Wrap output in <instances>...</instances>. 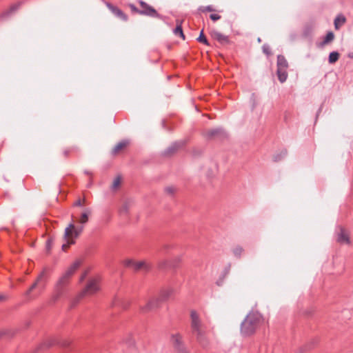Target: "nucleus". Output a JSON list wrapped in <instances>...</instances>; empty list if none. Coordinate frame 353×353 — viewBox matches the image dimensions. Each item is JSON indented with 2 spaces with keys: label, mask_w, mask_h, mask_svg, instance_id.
<instances>
[{
  "label": "nucleus",
  "mask_w": 353,
  "mask_h": 353,
  "mask_svg": "<svg viewBox=\"0 0 353 353\" xmlns=\"http://www.w3.org/2000/svg\"><path fill=\"white\" fill-rule=\"evenodd\" d=\"M83 205V203L82 201H81V199H78L74 203V206H82Z\"/></svg>",
  "instance_id": "09e8293b"
},
{
  "label": "nucleus",
  "mask_w": 353,
  "mask_h": 353,
  "mask_svg": "<svg viewBox=\"0 0 353 353\" xmlns=\"http://www.w3.org/2000/svg\"><path fill=\"white\" fill-rule=\"evenodd\" d=\"M139 3L141 6V9H140L141 14L152 16L154 14V8L148 6L147 3H145L143 1H140Z\"/></svg>",
  "instance_id": "dca6fc26"
},
{
  "label": "nucleus",
  "mask_w": 353,
  "mask_h": 353,
  "mask_svg": "<svg viewBox=\"0 0 353 353\" xmlns=\"http://www.w3.org/2000/svg\"><path fill=\"white\" fill-rule=\"evenodd\" d=\"M230 268H231V264L230 263H228L226 267L224 268L222 274H221V276L223 277V278H225L228 276V274L230 273Z\"/></svg>",
  "instance_id": "e433bc0d"
},
{
  "label": "nucleus",
  "mask_w": 353,
  "mask_h": 353,
  "mask_svg": "<svg viewBox=\"0 0 353 353\" xmlns=\"http://www.w3.org/2000/svg\"><path fill=\"white\" fill-rule=\"evenodd\" d=\"M99 289V280L97 278L90 279L88 280L85 288L79 292V296H91L97 292Z\"/></svg>",
  "instance_id": "39448f33"
},
{
  "label": "nucleus",
  "mask_w": 353,
  "mask_h": 353,
  "mask_svg": "<svg viewBox=\"0 0 353 353\" xmlns=\"http://www.w3.org/2000/svg\"><path fill=\"white\" fill-rule=\"evenodd\" d=\"M132 269L134 271H139L141 269L149 270L148 264L145 261L134 262Z\"/></svg>",
  "instance_id": "5701e85b"
},
{
  "label": "nucleus",
  "mask_w": 353,
  "mask_h": 353,
  "mask_svg": "<svg viewBox=\"0 0 353 353\" xmlns=\"http://www.w3.org/2000/svg\"><path fill=\"white\" fill-rule=\"evenodd\" d=\"M263 52L267 56H270L272 54V52L270 46L268 44H264L262 46Z\"/></svg>",
  "instance_id": "4c0bfd02"
},
{
  "label": "nucleus",
  "mask_w": 353,
  "mask_h": 353,
  "mask_svg": "<svg viewBox=\"0 0 353 353\" xmlns=\"http://www.w3.org/2000/svg\"><path fill=\"white\" fill-rule=\"evenodd\" d=\"M340 54L336 51H332L330 53L328 57V62L330 64L336 63L339 59Z\"/></svg>",
  "instance_id": "393cba45"
},
{
  "label": "nucleus",
  "mask_w": 353,
  "mask_h": 353,
  "mask_svg": "<svg viewBox=\"0 0 353 353\" xmlns=\"http://www.w3.org/2000/svg\"><path fill=\"white\" fill-rule=\"evenodd\" d=\"M83 296H80L79 294L71 301L70 307H74Z\"/></svg>",
  "instance_id": "c9c22d12"
},
{
  "label": "nucleus",
  "mask_w": 353,
  "mask_h": 353,
  "mask_svg": "<svg viewBox=\"0 0 353 353\" xmlns=\"http://www.w3.org/2000/svg\"><path fill=\"white\" fill-rule=\"evenodd\" d=\"M321 108H320L317 112V114H316V117H318L319 114L321 112Z\"/></svg>",
  "instance_id": "5fc2aeb1"
},
{
  "label": "nucleus",
  "mask_w": 353,
  "mask_h": 353,
  "mask_svg": "<svg viewBox=\"0 0 353 353\" xmlns=\"http://www.w3.org/2000/svg\"><path fill=\"white\" fill-rule=\"evenodd\" d=\"M277 68H288V63L283 55L279 54L277 56L276 61Z\"/></svg>",
  "instance_id": "412c9836"
},
{
  "label": "nucleus",
  "mask_w": 353,
  "mask_h": 353,
  "mask_svg": "<svg viewBox=\"0 0 353 353\" xmlns=\"http://www.w3.org/2000/svg\"><path fill=\"white\" fill-rule=\"evenodd\" d=\"M154 307V303L152 301H150L145 306L141 308L142 313H147L152 310Z\"/></svg>",
  "instance_id": "7c9ffc66"
},
{
  "label": "nucleus",
  "mask_w": 353,
  "mask_h": 353,
  "mask_svg": "<svg viewBox=\"0 0 353 353\" xmlns=\"http://www.w3.org/2000/svg\"><path fill=\"white\" fill-rule=\"evenodd\" d=\"M211 36L214 39L216 40L221 45L229 44L230 42L228 36L224 35L216 30H214L211 32Z\"/></svg>",
  "instance_id": "4468645a"
},
{
  "label": "nucleus",
  "mask_w": 353,
  "mask_h": 353,
  "mask_svg": "<svg viewBox=\"0 0 353 353\" xmlns=\"http://www.w3.org/2000/svg\"><path fill=\"white\" fill-rule=\"evenodd\" d=\"M190 319V327L192 334L195 336L196 341L201 346L204 348L207 347L209 345V341L206 336L205 327L196 311H191Z\"/></svg>",
  "instance_id": "f03ea898"
},
{
  "label": "nucleus",
  "mask_w": 353,
  "mask_h": 353,
  "mask_svg": "<svg viewBox=\"0 0 353 353\" xmlns=\"http://www.w3.org/2000/svg\"><path fill=\"white\" fill-rule=\"evenodd\" d=\"M155 15H156V17H158V16H159V14H158V13H157V12H156V13H155Z\"/></svg>",
  "instance_id": "4d7b16f0"
},
{
  "label": "nucleus",
  "mask_w": 353,
  "mask_h": 353,
  "mask_svg": "<svg viewBox=\"0 0 353 353\" xmlns=\"http://www.w3.org/2000/svg\"><path fill=\"white\" fill-rule=\"evenodd\" d=\"M203 136L208 140H212L214 139H223L227 137V133L223 128H216L206 130L203 132Z\"/></svg>",
  "instance_id": "0eeeda50"
},
{
  "label": "nucleus",
  "mask_w": 353,
  "mask_h": 353,
  "mask_svg": "<svg viewBox=\"0 0 353 353\" xmlns=\"http://www.w3.org/2000/svg\"><path fill=\"white\" fill-rule=\"evenodd\" d=\"M173 346L176 353H190L179 334L172 336Z\"/></svg>",
  "instance_id": "6e6552de"
},
{
  "label": "nucleus",
  "mask_w": 353,
  "mask_h": 353,
  "mask_svg": "<svg viewBox=\"0 0 353 353\" xmlns=\"http://www.w3.org/2000/svg\"><path fill=\"white\" fill-rule=\"evenodd\" d=\"M261 39H260V38H259V39H258V41H259V42H261Z\"/></svg>",
  "instance_id": "13d9d810"
},
{
  "label": "nucleus",
  "mask_w": 353,
  "mask_h": 353,
  "mask_svg": "<svg viewBox=\"0 0 353 353\" xmlns=\"http://www.w3.org/2000/svg\"><path fill=\"white\" fill-rule=\"evenodd\" d=\"M83 228V226H81L79 228H75L73 223H70L69 225L65 229L64 238L69 239V237L72 234H74V237H77L82 232Z\"/></svg>",
  "instance_id": "ddd939ff"
},
{
  "label": "nucleus",
  "mask_w": 353,
  "mask_h": 353,
  "mask_svg": "<svg viewBox=\"0 0 353 353\" xmlns=\"http://www.w3.org/2000/svg\"><path fill=\"white\" fill-rule=\"evenodd\" d=\"M129 204L128 203H125L119 210V212L121 215H127L129 212Z\"/></svg>",
  "instance_id": "473e14b6"
},
{
  "label": "nucleus",
  "mask_w": 353,
  "mask_h": 353,
  "mask_svg": "<svg viewBox=\"0 0 353 353\" xmlns=\"http://www.w3.org/2000/svg\"><path fill=\"white\" fill-rule=\"evenodd\" d=\"M172 293V290L171 289L163 290L160 293L161 301H165L166 299H168Z\"/></svg>",
  "instance_id": "c85d7f7f"
},
{
  "label": "nucleus",
  "mask_w": 353,
  "mask_h": 353,
  "mask_svg": "<svg viewBox=\"0 0 353 353\" xmlns=\"http://www.w3.org/2000/svg\"><path fill=\"white\" fill-rule=\"evenodd\" d=\"M199 10L205 12H214L215 10L214 9L212 6H201L199 8Z\"/></svg>",
  "instance_id": "f704fd0d"
},
{
  "label": "nucleus",
  "mask_w": 353,
  "mask_h": 353,
  "mask_svg": "<svg viewBox=\"0 0 353 353\" xmlns=\"http://www.w3.org/2000/svg\"><path fill=\"white\" fill-rule=\"evenodd\" d=\"M49 269L48 268H43L42 272L38 276L36 281L30 286V288L26 292L25 295L29 296L31 292L35 288H38L41 290H43L46 288V284L48 281V273Z\"/></svg>",
  "instance_id": "20e7f679"
},
{
  "label": "nucleus",
  "mask_w": 353,
  "mask_h": 353,
  "mask_svg": "<svg viewBox=\"0 0 353 353\" xmlns=\"http://www.w3.org/2000/svg\"><path fill=\"white\" fill-rule=\"evenodd\" d=\"M130 144V141L128 139H123L120 142H119L112 149V154L116 155L118 154L121 150L126 148Z\"/></svg>",
  "instance_id": "f3484780"
},
{
  "label": "nucleus",
  "mask_w": 353,
  "mask_h": 353,
  "mask_svg": "<svg viewBox=\"0 0 353 353\" xmlns=\"http://www.w3.org/2000/svg\"><path fill=\"white\" fill-rule=\"evenodd\" d=\"M0 335H1V332H0Z\"/></svg>",
  "instance_id": "bf43d9fd"
},
{
  "label": "nucleus",
  "mask_w": 353,
  "mask_h": 353,
  "mask_svg": "<svg viewBox=\"0 0 353 353\" xmlns=\"http://www.w3.org/2000/svg\"><path fill=\"white\" fill-rule=\"evenodd\" d=\"M87 274H88V272L87 271L84 272L82 274V275L80 277V282H82L85 279V277L87 276Z\"/></svg>",
  "instance_id": "8fccbe9b"
},
{
  "label": "nucleus",
  "mask_w": 353,
  "mask_h": 353,
  "mask_svg": "<svg viewBox=\"0 0 353 353\" xmlns=\"http://www.w3.org/2000/svg\"><path fill=\"white\" fill-rule=\"evenodd\" d=\"M6 297L3 295H0V301L4 300Z\"/></svg>",
  "instance_id": "864d4df0"
},
{
  "label": "nucleus",
  "mask_w": 353,
  "mask_h": 353,
  "mask_svg": "<svg viewBox=\"0 0 353 353\" xmlns=\"http://www.w3.org/2000/svg\"><path fill=\"white\" fill-rule=\"evenodd\" d=\"M339 232L337 234V239H336L337 241L340 243L350 244V237H349L348 234L345 233V229L341 226H339Z\"/></svg>",
  "instance_id": "2eb2a0df"
},
{
  "label": "nucleus",
  "mask_w": 353,
  "mask_h": 353,
  "mask_svg": "<svg viewBox=\"0 0 353 353\" xmlns=\"http://www.w3.org/2000/svg\"><path fill=\"white\" fill-rule=\"evenodd\" d=\"M112 305L114 307L119 306L122 307L123 309H127L129 305V303L123 301V299L118 296H116L112 301Z\"/></svg>",
  "instance_id": "aec40b11"
},
{
  "label": "nucleus",
  "mask_w": 353,
  "mask_h": 353,
  "mask_svg": "<svg viewBox=\"0 0 353 353\" xmlns=\"http://www.w3.org/2000/svg\"><path fill=\"white\" fill-rule=\"evenodd\" d=\"M176 188L174 186H168L165 188V192L170 195H173L176 192Z\"/></svg>",
  "instance_id": "ea45409f"
},
{
  "label": "nucleus",
  "mask_w": 353,
  "mask_h": 353,
  "mask_svg": "<svg viewBox=\"0 0 353 353\" xmlns=\"http://www.w3.org/2000/svg\"><path fill=\"white\" fill-rule=\"evenodd\" d=\"M67 239L68 244H63L61 246V249L63 251H65L70 245L74 243V241L73 240L70 241L68 239Z\"/></svg>",
  "instance_id": "a18cd8bd"
},
{
  "label": "nucleus",
  "mask_w": 353,
  "mask_h": 353,
  "mask_svg": "<svg viewBox=\"0 0 353 353\" xmlns=\"http://www.w3.org/2000/svg\"><path fill=\"white\" fill-rule=\"evenodd\" d=\"M196 41L206 46L210 45L206 37L204 35L203 30H201V31L200 32L199 36L197 37Z\"/></svg>",
  "instance_id": "c756f323"
},
{
  "label": "nucleus",
  "mask_w": 353,
  "mask_h": 353,
  "mask_svg": "<svg viewBox=\"0 0 353 353\" xmlns=\"http://www.w3.org/2000/svg\"><path fill=\"white\" fill-rule=\"evenodd\" d=\"M105 6L110 10V11L117 17L120 19L126 21L128 20V16L117 6H114L110 2H105Z\"/></svg>",
  "instance_id": "f8f14e48"
},
{
  "label": "nucleus",
  "mask_w": 353,
  "mask_h": 353,
  "mask_svg": "<svg viewBox=\"0 0 353 353\" xmlns=\"http://www.w3.org/2000/svg\"><path fill=\"white\" fill-rule=\"evenodd\" d=\"M287 150L283 149L279 153L276 154L273 157V161L274 162H278L281 161L286 155H287Z\"/></svg>",
  "instance_id": "bb28decb"
},
{
  "label": "nucleus",
  "mask_w": 353,
  "mask_h": 353,
  "mask_svg": "<svg viewBox=\"0 0 353 353\" xmlns=\"http://www.w3.org/2000/svg\"><path fill=\"white\" fill-rule=\"evenodd\" d=\"M84 174H85L87 175H89V176H92V173L91 172H90L89 170H85L84 171Z\"/></svg>",
  "instance_id": "3c124183"
},
{
  "label": "nucleus",
  "mask_w": 353,
  "mask_h": 353,
  "mask_svg": "<svg viewBox=\"0 0 353 353\" xmlns=\"http://www.w3.org/2000/svg\"><path fill=\"white\" fill-rule=\"evenodd\" d=\"M334 34L333 33V32L330 31L326 34L323 41L320 43L319 46L322 47V46L332 42L334 40Z\"/></svg>",
  "instance_id": "4be33fe9"
},
{
  "label": "nucleus",
  "mask_w": 353,
  "mask_h": 353,
  "mask_svg": "<svg viewBox=\"0 0 353 353\" xmlns=\"http://www.w3.org/2000/svg\"><path fill=\"white\" fill-rule=\"evenodd\" d=\"M123 343L129 347H132L134 344V340L130 336H128V338L123 341Z\"/></svg>",
  "instance_id": "a19ab883"
},
{
  "label": "nucleus",
  "mask_w": 353,
  "mask_h": 353,
  "mask_svg": "<svg viewBox=\"0 0 353 353\" xmlns=\"http://www.w3.org/2000/svg\"><path fill=\"white\" fill-rule=\"evenodd\" d=\"M81 264V261L80 260H77L76 261H74L62 274L61 278L70 282L72 276L74 274L75 271L80 267Z\"/></svg>",
  "instance_id": "9b49d317"
},
{
  "label": "nucleus",
  "mask_w": 353,
  "mask_h": 353,
  "mask_svg": "<svg viewBox=\"0 0 353 353\" xmlns=\"http://www.w3.org/2000/svg\"><path fill=\"white\" fill-rule=\"evenodd\" d=\"M92 181H90V183H88V186H90L92 185Z\"/></svg>",
  "instance_id": "6e6d98bb"
},
{
  "label": "nucleus",
  "mask_w": 353,
  "mask_h": 353,
  "mask_svg": "<svg viewBox=\"0 0 353 353\" xmlns=\"http://www.w3.org/2000/svg\"><path fill=\"white\" fill-rule=\"evenodd\" d=\"M263 321L262 314L256 310H252L241 323V334L245 337L252 336L255 333Z\"/></svg>",
  "instance_id": "f257e3e1"
},
{
  "label": "nucleus",
  "mask_w": 353,
  "mask_h": 353,
  "mask_svg": "<svg viewBox=\"0 0 353 353\" xmlns=\"http://www.w3.org/2000/svg\"><path fill=\"white\" fill-rule=\"evenodd\" d=\"M19 4H14L11 6V8L7 11L4 12L1 14V18L4 19L7 17H9L12 12H15L19 7Z\"/></svg>",
  "instance_id": "cd10ccee"
},
{
  "label": "nucleus",
  "mask_w": 353,
  "mask_h": 353,
  "mask_svg": "<svg viewBox=\"0 0 353 353\" xmlns=\"http://www.w3.org/2000/svg\"><path fill=\"white\" fill-rule=\"evenodd\" d=\"M134 262L135 261L134 260L128 259L123 261V265L127 268H132Z\"/></svg>",
  "instance_id": "58836bf2"
},
{
  "label": "nucleus",
  "mask_w": 353,
  "mask_h": 353,
  "mask_svg": "<svg viewBox=\"0 0 353 353\" xmlns=\"http://www.w3.org/2000/svg\"><path fill=\"white\" fill-rule=\"evenodd\" d=\"M52 246V239L50 238L46 241V248L47 252H50Z\"/></svg>",
  "instance_id": "37998d69"
},
{
  "label": "nucleus",
  "mask_w": 353,
  "mask_h": 353,
  "mask_svg": "<svg viewBox=\"0 0 353 353\" xmlns=\"http://www.w3.org/2000/svg\"><path fill=\"white\" fill-rule=\"evenodd\" d=\"M185 144V140L174 141L163 151L162 154L165 157H171L174 155L179 150L182 148Z\"/></svg>",
  "instance_id": "1a4fd4ad"
},
{
  "label": "nucleus",
  "mask_w": 353,
  "mask_h": 353,
  "mask_svg": "<svg viewBox=\"0 0 353 353\" xmlns=\"http://www.w3.org/2000/svg\"><path fill=\"white\" fill-rule=\"evenodd\" d=\"M161 124H162V126H163V128H165V120H163V121H162Z\"/></svg>",
  "instance_id": "603ef678"
},
{
  "label": "nucleus",
  "mask_w": 353,
  "mask_h": 353,
  "mask_svg": "<svg viewBox=\"0 0 353 353\" xmlns=\"http://www.w3.org/2000/svg\"><path fill=\"white\" fill-rule=\"evenodd\" d=\"M210 18L213 21H216L219 20L221 18V17L217 14H211L210 15Z\"/></svg>",
  "instance_id": "49530a36"
},
{
  "label": "nucleus",
  "mask_w": 353,
  "mask_h": 353,
  "mask_svg": "<svg viewBox=\"0 0 353 353\" xmlns=\"http://www.w3.org/2000/svg\"><path fill=\"white\" fill-rule=\"evenodd\" d=\"M173 32L176 36H179V37H181L183 40H185V34H184L183 29H182L181 22L179 23L177 21V25H176V28L174 29Z\"/></svg>",
  "instance_id": "b1692460"
},
{
  "label": "nucleus",
  "mask_w": 353,
  "mask_h": 353,
  "mask_svg": "<svg viewBox=\"0 0 353 353\" xmlns=\"http://www.w3.org/2000/svg\"><path fill=\"white\" fill-rule=\"evenodd\" d=\"M180 262L181 259L179 257L174 258L170 261H164L159 264V268L161 270H174L179 267Z\"/></svg>",
  "instance_id": "9d476101"
},
{
  "label": "nucleus",
  "mask_w": 353,
  "mask_h": 353,
  "mask_svg": "<svg viewBox=\"0 0 353 353\" xmlns=\"http://www.w3.org/2000/svg\"><path fill=\"white\" fill-rule=\"evenodd\" d=\"M288 68H277L276 70V74L278 77V79L281 83H284L288 77V72H287Z\"/></svg>",
  "instance_id": "6ab92c4d"
},
{
  "label": "nucleus",
  "mask_w": 353,
  "mask_h": 353,
  "mask_svg": "<svg viewBox=\"0 0 353 353\" xmlns=\"http://www.w3.org/2000/svg\"><path fill=\"white\" fill-rule=\"evenodd\" d=\"M70 344V341L66 339H59L57 338H52L41 344L37 349V351L47 350L54 345H59L61 347H68Z\"/></svg>",
  "instance_id": "423d86ee"
},
{
  "label": "nucleus",
  "mask_w": 353,
  "mask_h": 353,
  "mask_svg": "<svg viewBox=\"0 0 353 353\" xmlns=\"http://www.w3.org/2000/svg\"><path fill=\"white\" fill-rule=\"evenodd\" d=\"M120 183H121V177L120 176L116 177L113 181L112 185V189H113V190L116 189L119 185Z\"/></svg>",
  "instance_id": "79ce46f5"
},
{
  "label": "nucleus",
  "mask_w": 353,
  "mask_h": 353,
  "mask_svg": "<svg viewBox=\"0 0 353 353\" xmlns=\"http://www.w3.org/2000/svg\"><path fill=\"white\" fill-rule=\"evenodd\" d=\"M69 283L63 279L59 278L54 288V293L51 298L52 303H56L59 299L67 294Z\"/></svg>",
  "instance_id": "7ed1b4c3"
},
{
  "label": "nucleus",
  "mask_w": 353,
  "mask_h": 353,
  "mask_svg": "<svg viewBox=\"0 0 353 353\" xmlns=\"http://www.w3.org/2000/svg\"><path fill=\"white\" fill-rule=\"evenodd\" d=\"M346 22V18L343 14H338L334 21V28L339 30Z\"/></svg>",
  "instance_id": "a211bd4d"
},
{
  "label": "nucleus",
  "mask_w": 353,
  "mask_h": 353,
  "mask_svg": "<svg viewBox=\"0 0 353 353\" xmlns=\"http://www.w3.org/2000/svg\"><path fill=\"white\" fill-rule=\"evenodd\" d=\"M225 278H223L221 276H219V279L216 281V283L217 285L221 286L223 285Z\"/></svg>",
  "instance_id": "de8ad7c7"
},
{
  "label": "nucleus",
  "mask_w": 353,
  "mask_h": 353,
  "mask_svg": "<svg viewBox=\"0 0 353 353\" xmlns=\"http://www.w3.org/2000/svg\"><path fill=\"white\" fill-rule=\"evenodd\" d=\"M129 7L132 12L140 14V9L137 8L134 4H129Z\"/></svg>",
  "instance_id": "c03bdc74"
},
{
  "label": "nucleus",
  "mask_w": 353,
  "mask_h": 353,
  "mask_svg": "<svg viewBox=\"0 0 353 353\" xmlns=\"http://www.w3.org/2000/svg\"><path fill=\"white\" fill-rule=\"evenodd\" d=\"M243 251V250L242 247L237 246L235 248H234L233 254H234L235 256L240 258Z\"/></svg>",
  "instance_id": "72a5a7b5"
},
{
  "label": "nucleus",
  "mask_w": 353,
  "mask_h": 353,
  "mask_svg": "<svg viewBox=\"0 0 353 353\" xmlns=\"http://www.w3.org/2000/svg\"><path fill=\"white\" fill-rule=\"evenodd\" d=\"M91 214V210L90 208H87L85 211L81 214L80 223L81 224H85L88 221V216Z\"/></svg>",
  "instance_id": "a878e982"
},
{
  "label": "nucleus",
  "mask_w": 353,
  "mask_h": 353,
  "mask_svg": "<svg viewBox=\"0 0 353 353\" xmlns=\"http://www.w3.org/2000/svg\"><path fill=\"white\" fill-rule=\"evenodd\" d=\"M78 150L79 149L77 146H72L67 149H65L63 151V154L65 157H68L71 152H77Z\"/></svg>",
  "instance_id": "2f4dec72"
}]
</instances>
